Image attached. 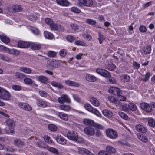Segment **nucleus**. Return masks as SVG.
<instances>
[{"label": "nucleus", "mask_w": 155, "mask_h": 155, "mask_svg": "<svg viewBox=\"0 0 155 155\" xmlns=\"http://www.w3.org/2000/svg\"><path fill=\"white\" fill-rule=\"evenodd\" d=\"M10 97V94L8 91L0 87V98L8 100Z\"/></svg>", "instance_id": "f257e3e1"}, {"label": "nucleus", "mask_w": 155, "mask_h": 155, "mask_svg": "<svg viewBox=\"0 0 155 155\" xmlns=\"http://www.w3.org/2000/svg\"><path fill=\"white\" fill-rule=\"evenodd\" d=\"M107 136L110 138L116 139L118 137V134L116 131L112 129H108L106 131Z\"/></svg>", "instance_id": "f03ea898"}, {"label": "nucleus", "mask_w": 155, "mask_h": 155, "mask_svg": "<svg viewBox=\"0 0 155 155\" xmlns=\"http://www.w3.org/2000/svg\"><path fill=\"white\" fill-rule=\"evenodd\" d=\"M93 4L92 0H80L78 2V5L81 7L83 6L90 7Z\"/></svg>", "instance_id": "7ed1b4c3"}, {"label": "nucleus", "mask_w": 155, "mask_h": 155, "mask_svg": "<svg viewBox=\"0 0 155 155\" xmlns=\"http://www.w3.org/2000/svg\"><path fill=\"white\" fill-rule=\"evenodd\" d=\"M140 106L142 110L147 113L151 112L153 110L150 104L147 103L143 102L140 103Z\"/></svg>", "instance_id": "20e7f679"}, {"label": "nucleus", "mask_w": 155, "mask_h": 155, "mask_svg": "<svg viewBox=\"0 0 155 155\" xmlns=\"http://www.w3.org/2000/svg\"><path fill=\"white\" fill-rule=\"evenodd\" d=\"M109 93L117 96H120L122 93L120 89L114 87H110L109 89Z\"/></svg>", "instance_id": "39448f33"}, {"label": "nucleus", "mask_w": 155, "mask_h": 155, "mask_svg": "<svg viewBox=\"0 0 155 155\" xmlns=\"http://www.w3.org/2000/svg\"><path fill=\"white\" fill-rule=\"evenodd\" d=\"M60 62V61L52 60L50 61H48L47 62V63L49 66L50 67L51 69H53L58 67Z\"/></svg>", "instance_id": "423d86ee"}, {"label": "nucleus", "mask_w": 155, "mask_h": 155, "mask_svg": "<svg viewBox=\"0 0 155 155\" xmlns=\"http://www.w3.org/2000/svg\"><path fill=\"white\" fill-rule=\"evenodd\" d=\"M96 72L101 76L105 78H110L111 75L109 72L103 69H97Z\"/></svg>", "instance_id": "0eeeda50"}, {"label": "nucleus", "mask_w": 155, "mask_h": 155, "mask_svg": "<svg viewBox=\"0 0 155 155\" xmlns=\"http://www.w3.org/2000/svg\"><path fill=\"white\" fill-rule=\"evenodd\" d=\"M135 128L137 132L142 134H145L147 130L146 127L140 124H137L136 125Z\"/></svg>", "instance_id": "6e6552de"}, {"label": "nucleus", "mask_w": 155, "mask_h": 155, "mask_svg": "<svg viewBox=\"0 0 155 155\" xmlns=\"http://www.w3.org/2000/svg\"><path fill=\"white\" fill-rule=\"evenodd\" d=\"M58 101L60 104H63L66 102L69 103L71 100L68 96L66 94H63L61 96L58 98Z\"/></svg>", "instance_id": "1a4fd4ad"}, {"label": "nucleus", "mask_w": 155, "mask_h": 155, "mask_svg": "<svg viewBox=\"0 0 155 155\" xmlns=\"http://www.w3.org/2000/svg\"><path fill=\"white\" fill-rule=\"evenodd\" d=\"M84 132L87 134L92 136L95 133L94 127H88L84 129Z\"/></svg>", "instance_id": "9d476101"}, {"label": "nucleus", "mask_w": 155, "mask_h": 155, "mask_svg": "<svg viewBox=\"0 0 155 155\" xmlns=\"http://www.w3.org/2000/svg\"><path fill=\"white\" fill-rule=\"evenodd\" d=\"M18 106L21 108L27 111H30L32 109L31 106L25 103H20L19 104Z\"/></svg>", "instance_id": "9b49d317"}, {"label": "nucleus", "mask_w": 155, "mask_h": 155, "mask_svg": "<svg viewBox=\"0 0 155 155\" xmlns=\"http://www.w3.org/2000/svg\"><path fill=\"white\" fill-rule=\"evenodd\" d=\"M31 42H25L24 41H19L18 42V46L21 48H27L31 45Z\"/></svg>", "instance_id": "f8f14e48"}, {"label": "nucleus", "mask_w": 155, "mask_h": 155, "mask_svg": "<svg viewBox=\"0 0 155 155\" xmlns=\"http://www.w3.org/2000/svg\"><path fill=\"white\" fill-rule=\"evenodd\" d=\"M78 135L77 133H75L74 131H73L71 133L69 132L67 134V136L68 139L74 141L76 140Z\"/></svg>", "instance_id": "ddd939ff"}, {"label": "nucleus", "mask_w": 155, "mask_h": 155, "mask_svg": "<svg viewBox=\"0 0 155 155\" xmlns=\"http://www.w3.org/2000/svg\"><path fill=\"white\" fill-rule=\"evenodd\" d=\"M55 139L59 143L62 145H65L66 143V140L62 136L58 135L56 137Z\"/></svg>", "instance_id": "4468645a"}, {"label": "nucleus", "mask_w": 155, "mask_h": 155, "mask_svg": "<svg viewBox=\"0 0 155 155\" xmlns=\"http://www.w3.org/2000/svg\"><path fill=\"white\" fill-rule=\"evenodd\" d=\"M65 84L69 86H73L78 87L79 86V84L74 81H71L69 80H66L65 81Z\"/></svg>", "instance_id": "2eb2a0df"}, {"label": "nucleus", "mask_w": 155, "mask_h": 155, "mask_svg": "<svg viewBox=\"0 0 155 155\" xmlns=\"http://www.w3.org/2000/svg\"><path fill=\"white\" fill-rule=\"evenodd\" d=\"M36 101V103L38 106L42 107H45L47 106V103L45 101L41 99H37Z\"/></svg>", "instance_id": "dca6fc26"}, {"label": "nucleus", "mask_w": 155, "mask_h": 155, "mask_svg": "<svg viewBox=\"0 0 155 155\" xmlns=\"http://www.w3.org/2000/svg\"><path fill=\"white\" fill-rule=\"evenodd\" d=\"M108 100L110 102L115 104L117 106L120 103V102L118 100L112 96H109Z\"/></svg>", "instance_id": "f3484780"}, {"label": "nucleus", "mask_w": 155, "mask_h": 155, "mask_svg": "<svg viewBox=\"0 0 155 155\" xmlns=\"http://www.w3.org/2000/svg\"><path fill=\"white\" fill-rule=\"evenodd\" d=\"M86 79L91 82H95L97 80L96 78L94 76L88 74L85 76Z\"/></svg>", "instance_id": "a211bd4d"}, {"label": "nucleus", "mask_w": 155, "mask_h": 155, "mask_svg": "<svg viewBox=\"0 0 155 155\" xmlns=\"http://www.w3.org/2000/svg\"><path fill=\"white\" fill-rule=\"evenodd\" d=\"M38 80L41 83L46 84L48 82L49 79L45 76L41 75L38 77Z\"/></svg>", "instance_id": "6ab92c4d"}, {"label": "nucleus", "mask_w": 155, "mask_h": 155, "mask_svg": "<svg viewBox=\"0 0 155 155\" xmlns=\"http://www.w3.org/2000/svg\"><path fill=\"white\" fill-rule=\"evenodd\" d=\"M57 4L59 5L67 6L69 4V2L67 0H56Z\"/></svg>", "instance_id": "aec40b11"}, {"label": "nucleus", "mask_w": 155, "mask_h": 155, "mask_svg": "<svg viewBox=\"0 0 155 155\" xmlns=\"http://www.w3.org/2000/svg\"><path fill=\"white\" fill-rule=\"evenodd\" d=\"M0 38L3 42L5 43H8L10 41L9 38L4 34H2L0 35Z\"/></svg>", "instance_id": "412c9836"}, {"label": "nucleus", "mask_w": 155, "mask_h": 155, "mask_svg": "<svg viewBox=\"0 0 155 155\" xmlns=\"http://www.w3.org/2000/svg\"><path fill=\"white\" fill-rule=\"evenodd\" d=\"M84 122L85 125L89 127H94L95 124L93 120L87 119L84 120Z\"/></svg>", "instance_id": "4be33fe9"}, {"label": "nucleus", "mask_w": 155, "mask_h": 155, "mask_svg": "<svg viewBox=\"0 0 155 155\" xmlns=\"http://www.w3.org/2000/svg\"><path fill=\"white\" fill-rule=\"evenodd\" d=\"M102 113L104 116L108 118H110L113 116L112 113L111 111L109 110H104L102 111Z\"/></svg>", "instance_id": "5701e85b"}, {"label": "nucleus", "mask_w": 155, "mask_h": 155, "mask_svg": "<svg viewBox=\"0 0 155 155\" xmlns=\"http://www.w3.org/2000/svg\"><path fill=\"white\" fill-rule=\"evenodd\" d=\"M31 49L34 50H38L41 48V46L40 44L31 42Z\"/></svg>", "instance_id": "b1692460"}, {"label": "nucleus", "mask_w": 155, "mask_h": 155, "mask_svg": "<svg viewBox=\"0 0 155 155\" xmlns=\"http://www.w3.org/2000/svg\"><path fill=\"white\" fill-rule=\"evenodd\" d=\"M79 152L80 154L83 155H93L91 151L85 148L79 150Z\"/></svg>", "instance_id": "393cba45"}, {"label": "nucleus", "mask_w": 155, "mask_h": 155, "mask_svg": "<svg viewBox=\"0 0 155 155\" xmlns=\"http://www.w3.org/2000/svg\"><path fill=\"white\" fill-rule=\"evenodd\" d=\"M51 85L59 89H62L64 87V86L61 83H57L55 81H53L51 83Z\"/></svg>", "instance_id": "a878e982"}, {"label": "nucleus", "mask_w": 155, "mask_h": 155, "mask_svg": "<svg viewBox=\"0 0 155 155\" xmlns=\"http://www.w3.org/2000/svg\"><path fill=\"white\" fill-rule=\"evenodd\" d=\"M36 145L37 146L40 147L44 148L46 149L48 146L45 143L42 141H40L37 142L36 143Z\"/></svg>", "instance_id": "bb28decb"}, {"label": "nucleus", "mask_w": 155, "mask_h": 155, "mask_svg": "<svg viewBox=\"0 0 155 155\" xmlns=\"http://www.w3.org/2000/svg\"><path fill=\"white\" fill-rule=\"evenodd\" d=\"M90 102L93 105L98 107L100 103L99 101L94 97H91L90 99Z\"/></svg>", "instance_id": "cd10ccee"}, {"label": "nucleus", "mask_w": 155, "mask_h": 155, "mask_svg": "<svg viewBox=\"0 0 155 155\" xmlns=\"http://www.w3.org/2000/svg\"><path fill=\"white\" fill-rule=\"evenodd\" d=\"M138 138L142 141L144 143H146L148 141V139L147 137L143 135H141L140 133L137 134Z\"/></svg>", "instance_id": "c85d7f7f"}, {"label": "nucleus", "mask_w": 155, "mask_h": 155, "mask_svg": "<svg viewBox=\"0 0 155 155\" xmlns=\"http://www.w3.org/2000/svg\"><path fill=\"white\" fill-rule=\"evenodd\" d=\"M59 107L60 109L65 111H68L71 108L70 106L65 104L60 105Z\"/></svg>", "instance_id": "c756f323"}, {"label": "nucleus", "mask_w": 155, "mask_h": 155, "mask_svg": "<svg viewBox=\"0 0 155 155\" xmlns=\"http://www.w3.org/2000/svg\"><path fill=\"white\" fill-rule=\"evenodd\" d=\"M14 143L15 145L19 147H22L24 144V143L21 140L18 139L14 140Z\"/></svg>", "instance_id": "7c9ffc66"}, {"label": "nucleus", "mask_w": 155, "mask_h": 155, "mask_svg": "<svg viewBox=\"0 0 155 155\" xmlns=\"http://www.w3.org/2000/svg\"><path fill=\"white\" fill-rule=\"evenodd\" d=\"M120 79L122 82H127L130 80V77L127 74L123 75L120 77Z\"/></svg>", "instance_id": "2f4dec72"}, {"label": "nucleus", "mask_w": 155, "mask_h": 155, "mask_svg": "<svg viewBox=\"0 0 155 155\" xmlns=\"http://www.w3.org/2000/svg\"><path fill=\"white\" fill-rule=\"evenodd\" d=\"M20 71L27 74L31 73L32 70L31 69L28 67H21L20 68Z\"/></svg>", "instance_id": "473e14b6"}, {"label": "nucleus", "mask_w": 155, "mask_h": 155, "mask_svg": "<svg viewBox=\"0 0 155 155\" xmlns=\"http://www.w3.org/2000/svg\"><path fill=\"white\" fill-rule=\"evenodd\" d=\"M7 125L8 127L13 128L15 127V122L12 119H8L6 122Z\"/></svg>", "instance_id": "72a5a7b5"}, {"label": "nucleus", "mask_w": 155, "mask_h": 155, "mask_svg": "<svg viewBox=\"0 0 155 155\" xmlns=\"http://www.w3.org/2000/svg\"><path fill=\"white\" fill-rule=\"evenodd\" d=\"M47 149L50 152H52L55 154H59L58 150L55 148L51 147L48 146Z\"/></svg>", "instance_id": "f704fd0d"}, {"label": "nucleus", "mask_w": 155, "mask_h": 155, "mask_svg": "<svg viewBox=\"0 0 155 155\" xmlns=\"http://www.w3.org/2000/svg\"><path fill=\"white\" fill-rule=\"evenodd\" d=\"M106 149L107 151L110 153H114L116 152L115 149L111 146H107L106 147Z\"/></svg>", "instance_id": "c9c22d12"}, {"label": "nucleus", "mask_w": 155, "mask_h": 155, "mask_svg": "<svg viewBox=\"0 0 155 155\" xmlns=\"http://www.w3.org/2000/svg\"><path fill=\"white\" fill-rule=\"evenodd\" d=\"M59 117L63 120L66 121L68 119V115L62 112H60L58 114Z\"/></svg>", "instance_id": "e433bc0d"}, {"label": "nucleus", "mask_w": 155, "mask_h": 155, "mask_svg": "<svg viewBox=\"0 0 155 155\" xmlns=\"http://www.w3.org/2000/svg\"><path fill=\"white\" fill-rule=\"evenodd\" d=\"M143 51L145 54H149L151 51V47L150 45H146L143 48Z\"/></svg>", "instance_id": "4c0bfd02"}, {"label": "nucleus", "mask_w": 155, "mask_h": 155, "mask_svg": "<svg viewBox=\"0 0 155 155\" xmlns=\"http://www.w3.org/2000/svg\"><path fill=\"white\" fill-rule=\"evenodd\" d=\"M44 141L46 143L50 144H54V142L52 140L51 138L48 135H45L43 137Z\"/></svg>", "instance_id": "58836bf2"}, {"label": "nucleus", "mask_w": 155, "mask_h": 155, "mask_svg": "<svg viewBox=\"0 0 155 155\" xmlns=\"http://www.w3.org/2000/svg\"><path fill=\"white\" fill-rule=\"evenodd\" d=\"M85 22L88 24L92 26L95 25L97 23L96 21L95 20L89 18L86 19L85 20Z\"/></svg>", "instance_id": "ea45409f"}, {"label": "nucleus", "mask_w": 155, "mask_h": 155, "mask_svg": "<svg viewBox=\"0 0 155 155\" xmlns=\"http://www.w3.org/2000/svg\"><path fill=\"white\" fill-rule=\"evenodd\" d=\"M5 131L7 134H12L15 133L14 129L13 128L8 127L5 129Z\"/></svg>", "instance_id": "a19ab883"}, {"label": "nucleus", "mask_w": 155, "mask_h": 155, "mask_svg": "<svg viewBox=\"0 0 155 155\" xmlns=\"http://www.w3.org/2000/svg\"><path fill=\"white\" fill-rule=\"evenodd\" d=\"M44 35L45 38L48 39H51L53 37V34L47 31H45L44 32Z\"/></svg>", "instance_id": "79ce46f5"}, {"label": "nucleus", "mask_w": 155, "mask_h": 155, "mask_svg": "<svg viewBox=\"0 0 155 155\" xmlns=\"http://www.w3.org/2000/svg\"><path fill=\"white\" fill-rule=\"evenodd\" d=\"M8 51L9 53L14 55H18L19 54V51L15 49H8Z\"/></svg>", "instance_id": "37998d69"}, {"label": "nucleus", "mask_w": 155, "mask_h": 155, "mask_svg": "<svg viewBox=\"0 0 155 155\" xmlns=\"http://www.w3.org/2000/svg\"><path fill=\"white\" fill-rule=\"evenodd\" d=\"M12 9L14 11L16 12H21L22 10L21 6L17 5L13 6Z\"/></svg>", "instance_id": "c03bdc74"}, {"label": "nucleus", "mask_w": 155, "mask_h": 155, "mask_svg": "<svg viewBox=\"0 0 155 155\" xmlns=\"http://www.w3.org/2000/svg\"><path fill=\"white\" fill-rule=\"evenodd\" d=\"M118 114L121 118L124 120H127L128 119V116L124 113L119 112Z\"/></svg>", "instance_id": "a18cd8bd"}, {"label": "nucleus", "mask_w": 155, "mask_h": 155, "mask_svg": "<svg viewBox=\"0 0 155 155\" xmlns=\"http://www.w3.org/2000/svg\"><path fill=\"white\" fill-rule=\"evenodd\" d=\"M149 125L152 127H154L155 126V122L154 120L152 118H149L148 120Z\"/></svg>", "instance_id": "49530a36"}, {"label": "nucleus", "mask_w": 155, "mask_h": 155, "mask_svg": "<svg viewBox=\"0 0 155 155\" xmlns=\"http://www.w3.org/2000/svg\"><path fill=\"white\" fill-rule=\"evenodd\" d=\"M71 28L73 30L76 31L79 28V26L78 25L75 23H71L70 25Z\"/></svg>", "instance_id": "de8ad7c7"}, {"label": "nucleus", "mask_w": 155, "mask_h": 155, "mask_svg": "<svg viewBox=\"0 0 155 155\" xmlns=\"http://www.w3.org/2000/svg\"><path fill=\"white\" fill-rule=\"evenodd\" d=\"M48 128L52 132L55 131L57 129V127L53 124H50L48 125Z\"/></svg>", "instance_id": "09e8293b"}, {"label": "nucleus", "mask_w": 155, "mask_h": 155, "mask_svg": "<svg viewBox=\"0 0 155 155\" xmlns=\"http://www.w3.org/2000/svg\"><path fill=\"white\" fill-rule=\"evenodd\" d=\"M129 109H130L131 110L134 111L136 110L137 109V106L134 103H130L129 104Z\"/></svg>", "instance_id": "8fccbe9b"}, {"label": "nucleus", "mask_w": 155, "mask_h": 155, "mask_svg": "<svg viewBox=\"0 0 155 155\" xmlns=\"http://www.w3.org/2000/svg\"><path fill=\"white\" fill-rule=\"evenodd\" d=\"M129 106L125 103H124L121 106V110L124 111H127L129 110Z\"/></svg>", "instance_id": "3c124183"}, {"label": "nucleus", "mask_w": 155, "mask_h": 155, "mask_svg": "<svg viewBox=\"0 0 155 155\" xmlns=\"http://www.w3.org/2000/svg\"><path fill=\"white\" fill-rule=\"evenodd\" d=\"M90 112L98 117L101 116V113L98 111L97 109L93 107L92 108V109H91Z\"/></svg>", "instance_id": "603ef678"}, {"label": "nucleus", "mask_w": 155, "mask_h": 155, "mask_svg": "<svg viewBox=\"0 0 155 155\" xmlns=\"http://www.w3.org/2000/svg\"><path fill=\"white\" fill-rule=\"evenodd\" d=\"M90 112L98 117L101 116V113L98 111L97 109L93 107L92 108V109H91Z\"/></svg>", "instance_id": "864d4df0"}, {"label": "nucleus", "mask_w": 155, "mask_h": 155, "mask_svg": "<svg viewBox=\"0 0 155 155\" xmlns=\"http://www.w3.org/2000/svg\"><path fill=\"white\" fill-rule=\"evenodd\" d=\"M15 76L17 78L20 79H22L24 77L26 76V75L24 74L18 72L16 73Z\"/></svg>", "instance_id": "5fc2aeb1"}, {"label": "nucleus", "mask_w": 155, "mask_h": 155, "mask_svg": "<svg viewBox=\"0 0 155 155\" xmlns=\"http://www.w3.org/2000/svg\"><path fill=\"white\" fill-rule=\"evenodd\" d=\"M0 59L7 62H9L10 61V58L8 57L1 54H0Z\"/></svg>", "instance_id": "6e6d98bb"}, {"label": "nucleus", "mask_w": 155, "mask_h": 155, "mask_svg": "<svg viewBox=\"0 0 155 155\" xmlns=\"http://www.w3.org/2000/svg\"><path fill=\"white\" fill-rule=\"evenodd\" d=\"M24 83L28 85H31L33 83L32 80L29 78H25L24 80Z\"/></svg>", "instance_id": "4d7b16f0"}, {"label": "nucleus", "mask_w": 155, "mask_h": 155, "mask_svg": "<svg viewBox=\"0 0 155 155\" xmlns=\"http://www.w3.org/2000/svg\"><path fill=\"white\" fill-rule=\"evenodd\" d=\"M56 52L52 51H50L47 53L48 55L50 58L54 57L56 55Z\"/></svg>", "instance_id": "13d9d810"}, {"label": "nucleus", "mask_w": 155, "mask_h": 155, "mask_svg": "<svg viewBox=\"0 0 155 155\" xmlns=\"http://www.w3.org/2000/svg\"><path fill=\"white\" fill-rule=\"evenodd\" d=\"M12 89L16 91H20L22 89L21 86L17 85H12Z\"/></svg>", "instance_id": "bf43d9fd"}, {"label": "nucleus", "mask_w": 155, "mask_h": 155, "mask_svg": "<svg viewBox=\"0 0 155 155\" xmlns=\"http://www.w3.org/2000/svg\"><path fill=\"white\" fill-rule=\"evenodd\" d=\"M105 39V38L104 37L103 35L101 34V33L99 32V38L98 39L100 43L101 44Z\"/></svg>", "instance_id": "052dcab7"}, {"label": "nucleus", "mask_w": 155, "mask_h": 155, "mask_svg": "<svg viewBox=\"0 0 155 155\" xmlns=\"http://www.w3.org/2000/svg\"><path fill=\"white\" fill-rule=\"evenodd\" d=\"M71 9L72 12L76 13H79L81 12V11L79 9L75 7H72Z\"/></svg>", "instance_id": "680f3d73"}, {"label": "nucleus", "mask_w": 155, "mask_h": 155, "mask_svg": "<svg viewBox=\"0 0 155 155\" xmlns=\"http://www.w3.org/2000/svg\"><path fill=\"white\" fill-rule=\"evenodd\" d=\"M75 44L78 45H80L81 46H85L86 45V44L83 41L77 40L75 42Z\"/></svg>", "instance_id": "e2e57ef3"}, {"label": "nucleus", "mask_w": 155, "mask_h": 155, "mask_svg": "<svg viewBox=\"0 0 155 155\" xmlns=\"http://www.w3.org/2000/svg\"><path fill=\"white\" fill-rule=\"evenodd\" d=\"M84 108L90 112L93 107L90 104H86L84 105Z\"/></svg>", "instance_id": "0e129e2a"}, {"label": "nucleus", "mask_w": 155, "mask_h": 155, "mask_svg": "<svg viewBox=\"0 0 155 155\" xmlns=\"http://www.w3.org/2000/svg\"><path fill=\"white\" fill-rule=\"evenodd\" d=\"M116 69L115 65L112 64L111 63L109 64L108 65V69L110 71H113Z\"/></svg>", "instance_id": "69168bd1"}, {"label": "nucleus", "mask_w": 155, "mask_h": 155, "mask_svg": "<svg viewBox=\"0 0 155 155\" xmlns=\"http://www.w3.org/2000/svg\"><path fill=\"white\" fill-rule=\"evenodd\" d=\"M50 26L51 30H56L58 27L56 23H54L53 22L52 24L50 25Z\"/></svg>", "instance_id": "338daca9"}, {"label": "nucleus", "mask_w": 155, "mask_h": 155, "mask_svg": "<svg viewBox=\"0 0 155 155\" xmlns=\"http://www.w3.org/2000/svg\"><path fill=\"white\" fill-rule=\"evenodd\" d=\"M67 51L66 49H62L59 51V54L61 56L64 57L67 54Z\"/></svg>", "instance_id": "774afa93"}]
</instances>
